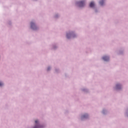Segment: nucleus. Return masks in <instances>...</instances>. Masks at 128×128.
Wrapping results in <instances>:
<instances>
[{
  "mask_svg": "<svg viewBox=\"0 0 128 128\" xmlns=\"http://www.w3.org/2000/svg\"><path fill=\"white\" fill-rule=\"evenodd\" d=\"M31 28L32 29H36V26L34 22H31Z\"/></svg>",
  "mask_w": 128,
  "mask_h": 128,
  "instance_id": "f03ea898",
  "label": "nucleus"
},
{
  "mask_svg": "<svg viewBox=\"0 0 128 128\" xmlns=\"http://www.w3.org/2000/svg\"><path fill=\"white\" fill-rule=\"evenodd\" d=\"M66 36H67V38H70V36H69V34H67Z\"/></svg>",
  "mask_w": 128,
  "mask_h": 128,
  "instance_id": "9d476101",
  "label": "nucleus"
},
{
  "mask_svg": "<svg viewBox=\"0 0 128 128\" xmlns=\"http://www.w3.org/2000/svg\"><path fill=\"white\" fill-rule=\"evenodd\" d=\"M120 87H121L120 84H117L116 85V88L117 89H120Z\"/></svg>",
  "mask_w": 128,
  "mask_h": 128,
  "instance_id": "39448f33",
  "label": "nucleus"
},
{
  "mask_svg": "<svg viewBox=\"0 0 128 128\" xmlns=\"http://www.w3.org/2000/svg\"><path fill=\"white\" fill-rule=\"evenodd\" d=\"M3 85V83L2 82H0V86H2Z\"/></svg>",
  "mask_w": 128,
  "mask_h": 128,
  "instance_id": "1a4fd4ad",
  "label": "nucleus"
},
{
  "mask_svg": "<svg viewBox=\"0 0 128 128\" xmlns=\"http://www.w3.org/2000/svg\"><path fill=\"white\" fill-rule=\"evenodd\" d=\"M35 122H36V124H38V120H36Z\"/></svg>",
  "mask_w": 128,
  "mask_h": 128,
  "instance_id": "9b49d317",
  "label": "nucleus"
},
{
  "mask_svg": "<svg viewBox=\"0 0 128 128\" xmlns=\"http://www.w3.org/2000/svg\"><path fill=\"white\" fill-rule=\"evenodd\" d=\"M40 128V126H36L34 127V128Z\"/></svg>",
  "mask_w": 128,
  "mask_h": 128,
  "instance_id": "6e6552de",
  "label": "nucleus"
},
{
  "mask_svg": "<svg viewBox=\"0 0 128 128\" xmlns=\"http://www.w3.org/2000/svg\"><path fill=\"white\" fill-rule=\"evenodd\" d=\"M85 4V1H80L78 2V5L80 7H82Z\"/></svg>",
  "mask_w": 128,
  "mask_h": 128,
  "instance_id": "f257e3e1",
  "label": "nucleus"
},
{
  "mask_svg": "<svg viewBox=\"0 0 128 128\" xmlns=\"http://www.w3.org/2000/svg\"><path fill=\"white\" fill-rule=\"evenodd\" d=\"M100 5H104V0H101L100 2Z\"/></svg>",
  "mask_w": 128,
  "mask_h": 128,
  "instance_id": "423d86ee",
  "label": "nucleus"
},
{
  "mask_svg": "<svg viewBox=\"0 0 128 128\" xmlns=\"http://www.w3.org/2000/svg\"><path fill=\"white\" fill-rule=\"evenodd\" d=\"M103 59L105 61H108V60H109L110 58L108 56H104Z\"/></svg>",
  "mask_w": 128,
  "mask_h": 128,
  "instance_id": "7ed1b4c3",
  "label": "nucleus"
},
{
  "mask_svg": "<svg viewBox=\"0 0 128 128\" xmlns=\"http://www.w3.org/2000/svg\"><path fill=\"white\" fill-rule=\"evenodd\" d=\"M94 2H91L90 4V7H94Z\"/></svg>",
  "mask_w": 128,
  "mask_h": 128,
  "instance_id": "20e7f679",
  "label": "nucleus"
},
{
  "mask_svg": "<svg viewBox=\"0 0 128 128\" xmlns=\"http://www.w3.org/2000/svg\"><path fill=\"white\" fill-rule=\"evenodd\" d=\"M50 67H48V70H50Z\"/></svg>",
  "mask_w": 128,
  "mask_h": 128,
  "instance_id": "f8f14e48",
  "label": "nucleus"
},
{
  "mask_svg": "<svg viewBox=\"0 0 128 128\" xmlns=\"http://www.w3.org/2000/svg\"><path fill=\"white\" fill-rule=\"evenodd\" d=\"M88 117V114H84V116H82V118H86Z\"/></svg>",
  "mask_w": 128,
  "mask_h": 128,
  "instance_id": "0eeeda50",
  "label": "nucleus"
},
{
  "mask_svg": "<svg viewBox=\"0 0 128 128\" xmlns=\"http://www.w3.org/2000/svg\"><path fill=\"white\" fill-rule=\"evenodd\" d=\"M70 35H71V34Z\"/></svg>",
  "mask_w": 128,
  "mask_h": 128,
  "instance_id": "ddd939ff",
  "label": "nucleus"
}]
</instances>
